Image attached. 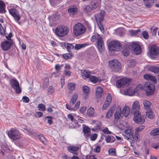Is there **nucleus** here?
Instances as JSON below:
<instances>
[{
  "instance_id": "9d476101",
  "label": "nucleus",
  "mask_w": 159,
  "mask_h": 159,
  "mask_svg": "<svg viewBox=\"0 0 159 159\" xmlns=\"http://www.w3.org/2000/svg\"><path fill=\"white\" fill-rule=\"evenodd\" d=\"M9 13L13 17L15 21L18 22L21 18L19 11L15 8H11L9 10Z\"/></svg>"
},
{
  "instance_id": "412c9836",
  "label": "nucleus",
  "mask_w": 159,
  "mask_h": 159,
  "mask_svg": "<svg viewBox=\"0 0 159 159\" xmlns=\"http://www.w3.org/2000/svg\"><path fill=\"white\" fill-rule=\"evenodd\" d=\"M80 104V102L79 101H77L74 107H72V106H69L68 104L66 105V108L70 111H76L79 107Z\"/></svg>"
},
{
  "instance_id": "c756f323",
  "label": "nucleus",
  "mask_w": 159,
  "mask_h": 159,
  "mask_svg": "<svg viewBox=\"0 0 159 159\" xmlns=\"http://www.w3.org/2000/svg\"><path fill=\"white\" fill-rule=\"evenodd\" d=\"M146 7L150 8L154 3V0H143Z\"/></svg>"
},
{
  "instance_id": "2eb2a0df",
  "label": "nucleus",
  "mask_w": 159,
  "mask_h": 159,
  "mask_svg": "<svg viewBox=\"0 0 159 159\" xmlns=\"http://www.w3.org/2000/svg\"><path fill=\"white\" fill-rule=\"evenodd\" d=\"M131 49L133 52L139 54L141 52V48L140 46L137 43H133L131 46Z\"/></svg>"
},
{
  "instance_id": "f704fd0d",
  "label": "nucleus",
  "mask_w": 159,
  "mask_h": 159,
  "mask_svg": "<svg viewBox=\"0 0 159 159\" xmlns=\"http://www.w3.org/2000/svg\"><path fill=\"white\" fill-rule=\"evenodd\" d=\"M147 116L149 118L153 119L154 117V115L152 111L150 109L148 110L146 112Z\"/></svg>"
},
{
  "instance_id": "9b49d317",
  "label": "nucleus",
  "mask_w": 159,
  "mask_h": 159,
  "mask_svg": "<svg viewBox=\"0 0 159 159\" xmlns=\"http://www.w3.org/2000/svg\"><path fill=\"white\" fill-rule=\"evenodd\" d=\"M140 109V106L139 102L137 101H135L134 102L132 105L131 109V113L133 114H134L135 113L140 112L139 111Z\"/></svg>"
},
{
  "instance_id": "4468645a",
  "label": "nucleus",
  "mask_w": 159,
  "mask_h": 159,
  "mask_svg": "<svg viewBox=\"0 0 159 159\" xmlns=\"http://www.w3.org/2000/svg\"><path fill=\"white\" fill-rule=\"evenodd\" d=\"M97 43L98 45V48L99 51L101 53L104 52L105 48L102 37L101 38V39H100L98 40L97 41Z\"/></svg>"
},
{
  "instance_id": "3c124183",
  "label": "nucleus",
  "mask_w": 159,
  "mask_h": 159,
  "mask_svg": "<svg viewBox=\"0 0 159 159\" xmlns=\"http://www.w3.org/2000/svg\"><path fill=\"white\" fill-rule=\"evenodd\" d=\"M38 138L42 142L45 144V141H46V139L42 135H38Z\"/></svg>"
},
{
  "instance_id": "4be33fe9",
  "label": "nucleus",
  "mask_w": 159,
  "mask_h": 159,
  "mask_svg": "<svg viewBox=\"0 0 159 159\" xmlns=\"http://www.w3.org/2000/svg\"><path fill=\"white\" fill-rule=\"evenodd\" d=\"M67 149L70 152L75 154H76V152L79 149V147L69 146L67 147Z\"/></svg>"
},
{
  "instance_id": "7c9ffc66",
  "label": "nucleus",
  "mask_w": 159,
  "mask_h": 159,
  "mask_svg": "<svg viewBox=\"0 0 159 159\" xmlns=\"http://www.w3.org/2000/svg\"><path fill=\"white\" fill-rule=\"evenodd\" d=\"M102 89L100 87H98L96 91V97L99 98H101L102 94Z\"/></svg>"
},
{
  "instance_id": "6e6d98bb",
  "label": "nucleus",
  "mask_w": 159,
  "mask_h": 159,
  "mask_svg": "<svg viewBox=\"0 0 159 159\" xmlns=\"http://www.w3.org/2000/svg\"><path fill=\"white\" fill-rule=\"evenodd\" d=\"M38 108L39 110L43 111H45L46 110L45 106L43 104H40L38 105Z\"/></svg>"
},
{
  "instance_id": "c03bdc74",
  "label": "nucleus",
  "mask_w": 159,
  "mask_h": 159,
  "mask_svg": "<svg viewBox=\"0 0 159 159\" xmlns=\"http://www.w3.org/2000/svg\"><path fill=\"white\" fill-rule=\"evenodd\" d=\"M62 0H49V2L52 6H54L61 2Z\"/></svg>"
},
{
  "instance_id": "e433bc0d",
  "label": "nucleus",
  "mask_w": 159,
  "mask_h": 159,
  "mask_svg": "<svg viewBox=\"0 0 159 159\" xmlns=\"http://www.w3.org/2000/svg\"><path fill=\"white\" fill-rule=\"evenodd\" d=\"M94 113V109L93 107H90L87 111V114L89 116H93Z\"/></svg>"
},
{
  "instance_id": "052dcab7",
  "label": "nucleus",
  "mask_w": 159,
  "mask_h": 159,
  "mask_svg": "<svg viewBox=\"0 0 159 159\" xmlns=\"http://www.w3.org/2000/svg\"><path fill=\"white\" fill-rule=\"evenodd\" d=\"M83 131L85 134H87L90 131V129L88 127L85 126L84 128Z\"/></svg>"
},
{
  "instance_id": "de8ad7c7",
  "label": "nucleus",
  "mask_w": 159,
  "mask_h": 159,
  "mask_svg": "<svg viewBox=\"0 0 159 159\" xmlns=\"http://www.w3.org/2000/svg\"><path fill=\"white\" fill-rule=\"evenodd\" d=\"M144 128V126L143 125H141L139 127L136 128L135 129V133H139V132L143 130Z\"/></svg>"
},
{
  "instance_id": "c9c22d12",
  "label": "nucleus",
  "mask_w": 159,
  "mask_h": 159,
  "mask_svg": "<svg viewBox=\"0 0 159 159\" xmlns=\"http://www.w3.org/2000/svg\"><path fill=\"white\" fill-rule=\"evenodd\" d=\"M149 70L155 73H157L159 71V67L152 66L149 68Z\"/></svg>"
},
{
  "instance_id": "ea45409f",
  "label": "nucleus",
  "mask_w": 159,
  "mask_h": 159,
  "mask_svg": "<svg viewBox=\"0 0 159 159\" xmlns=\"http://www.w3.org/2000/svg\"><path fill=\"white\" fill-rule=\"evenodd\" d=\"M5 4L2 1H0V12L4 13L5 11Z\"/></svg>"
},
{
  "instance_id": "b1692460",
  "label": "nucleus",
  "mask_w": 159,
  "mask_h": 159,
  "mask_svg": "<svg viewBox=\"0 0 159 159\" xmlns=\"http://www.w3.org/2000/svg\"><path fill=\"white\" fill-rule=\"evenodd\" d=\"M82 90L84 92V95L85 98H86L89 93L90 89L88 87L86 86H84L82 88Z\"/></svg>"
},
{
  "instance_id": "680f3d73",
  "label": "nucleus",
  "mask_w": 159,
  "mask_h": 159,
  "mask_svg": "<svg viewBox=\"0 0 159 159\" xmlns=\"http://www.w3.org/2000/svg\"><path fill=\"white\" fill-rule=\"evenodd\" d=\"M142 35L143 38L145 39H147L148 38V34L147 32L144 31L142 32Z\"/></svg>"
},
{
  "instance_id": "0e129e2a",
  "label": "nucleus",
  "mask_w": 159,
  "mask_h": 159,
  "mask_svg": "<svg viewBox=\"0 0 159 159\" xmlns=\"http://www.w3.org/2000/svg\"><path fill=\"white\" fill-rule=\"evenodd\" d=\"M45 118H48V123L50 125H51L52 124V117L50 116H47Z\"/></svg>"
},
{
  "instance_id": "473e14b6",
  "label": "nucleus",
  "mask_w": 159,
  "mask_h": 159,
  "mask_svg": "<svg viewBox=\"0 0 159 159\" xmlns=\"http://www.w3.org/2000/svg\"><path fill=\"white\" fill-rule=\"evenodd\" d=\"M105 140L107 143H111L115 141V138L113 136L109 135L106 137Z\"/></svg>"
},
{
  "instance_id": "5701e85b",
  "label": "nucleus",
  "mask_w": 159,
  "mask_h": 159,
  "mask_svg": "<svg viewBox=\"0 0 159 159\" xmlns=\"http://www.w3.org/2000/svg\"><path fill=\"white\" fill-rule=\"evenodd\" d=\"M130 109L128 106H125L122 110V114L126 117L128 116L129 114Z\"/></svg>"
},
{
  "instance_id": "ddd939ff",
  "label": "nucleus",
  "mask_w": 159,
  "mask_h": 159,
  "mask_svg": "<svg viewBox=\"0 0 159 159\" xmlns=\"http://www.w3.org/2000/svg\"><path fill=\"white\" fill-rule=\"evenodd\" d=\"M12 44L13 43L12 41H4L1 43L2 48L4 51L7 50L10 48Z\"/></svg>"
},
{
  "instance_id": "f8f14e48",
  "label": "nucleus",
  "mask_w": 159,
  "mask_h": 159,
  "mask_svg": "<svg viewBox=\"0 0 159 159\" xmlns=\"http://www.w3.org/2000/svg\"><path fill=\"white\" fill-rule=\"evenodd\" d=\"M112 101V97L110 93L108 94L106 100L102 106V109L105 110L110 106Z\"/></svg>"
},
{
  "instance_id": "7ed1b4c3",
  "label": "nucleus",
  "mask_w": 159,
  "mask_h": 159,
  "mask_svg": "<svg viewBox=\"0 0 159 159\" xmlns=\"http://www.w3.org/2000/svg\"><path fill=\"white\" fill-rule=\"evenodd\" d=\"M109 66L114 71L117 72L120 71L121 65L120 63L116 59H113L109 62Z\"/></svg>"
},
{
  "instance_id": "393cba45",
  "label": "nucleus",
  "mask_w": 159,
  "mask_h": 159,
  "mask_svg": "<svg viewBox=\"0 0 159 159\" xmlns=\"http://www.w3.org/2000/svg\"><path fill=\"white\" fill-rule=\"evenodd\" d=\"M115 109V107H112L110 108L106 114V118L109 119L111 117Z\"/></svg>"
},
{
  "instance_id": "2f4dec72",
  "label": "nucleus",
  "mask_w": 159,
  "mask_h": 159,
  "mask_svg": "<svg viewBox=\"0 0 159 159\" xmlns=\"http://www.w3.org/2000/svg\"><path fill=\"white\" fill-rule=\"evenodd\" d=\"M89 79L90 81L93 83H96L99 81V78L95 76L91 75L89 76Z\"/></svg>"
},
{
  "instance_id": "cd10ccee",
  "label": "nucleus",
  "mask_w": 159,
  "mask_h": 159,
  "mask_svg": "<svg viewBox=\"0 0 159 159\" xmlns=\"http://www.w3.org/2000/svg\"><path fill=\"white\" fill-rule=\"evenodd\" d=\"M90 72L86 70H84L82 73V76L84 79H86V78H89L91 76Z\"/></svg>"
},
{
  "instance_id": "338daca9",
  "label": "nucleus",
  "mask_w": 159,
  "mask_h": 159,
  "mask_svg": "<svg viewBox=\"0 0 159 159\" xmlns=\"http://www.w3.org/2000/svg\"><path fill=\"white\" fill-rule=\"evenodd\" d=\"M97 137V134H92L90 136V139L92 141H94L96 139Z\"/></svg>"
},
{
  "instance_id": "864d4df0",
  "label": "nucleus",
  "mask_w": 159,
  "mask_h": 159,
  "mask_svg": "<svg viewBox=\"0 0 159 159\" xmlns=\"http://www.w3.org/2000/svg\"><path fill=\"white\" fill-rule=\"evenodd\" d=\"M135 140L137 142H139L140 140V135L139 133H135Z\"/></svg>"
},
{
  "instance_id": "a211bd4d",
  "label": "nucleus",
  "mask_w": 159,
  "mask_h": 159,
  "mask_svg": "<svg viewBox=\"0 0 159 159\" xmlns=\"http://www.w3.org/2000/svg\"><path fill=\"white\" fill-rule=\"evenodd\" d=\"M78 11V8L75 6L69 7L68 9V11L70 15H73L76 14Z\"/></svg>"
},
{
  "instance_id": "49530a36",
  "label": "nucleus",
  "mask_w": 159,
  "mask_h": 159,
  "mask_svg": "<svg viewBox=\"0 0 159 159\" xmlns=\"http://www.w3.org/2000/svg\"><path fill=\"white\" fill-rule=\"evenodd\" d=\"M49 80L48 78H46L45 79L43 86V89H44L47 88L49 84Z\"/></svg>"
},
{
  "instance_id": "6ab92c4d",
  "label": "nucleus",
  "mask_w": 159,
  "mask_h": 159,
  "mask_svg": "<svg viewBox=\"0 0 159 159\" xmlns=\"http://www.w3.org/2000/svg\"><path fill=\"white\" fill-rule=\"evenodd\" d=\"M121 107L120 106H118L116 108L115 113L114 114L115 119L116 120L122 117L121 114Z\"/></svg>"
},
{
  "instance_id": "a878e982",
  "label": "nucleus",
  "mask_w": 159,
  "mask_h": 159,
  "mask_svg": "<svg viewBox=\"0 0 159 159\" xmlns=\"http://www.w3.org/2000/svg\"><path fill=\"white\" fill-rule=\"evenodd\" d=\"M102 36L97 33H95L94 35L92 36L91 40L92 41L94 42L96 40V41H98L100 39H101Z\"/></svg>"
},
{
  "instance_id": "13d9d810",
  "label": "nucleus",
  "mask_w": 159,
  "mask_h": 159,
  "mask_svg": "<svg viewBox=\"0 0 159 159\" xmlns=\"http://www.w3.org/2000/svg\"><path fill=\"white\" fill-rule=\"evenodd\" d=\"M63 66V65H59L58 64H57L55 66V70L57 72H58L60 71Z\"/></svg>"
},
{
  "instance_id": "f03ea898",
  "label": "nucleus",
  "mask_w": 159,
  "mask_h": 159,
  "mask_svg": "<svg viewBox=\"0 0 159 159\" xmlns=\"http://www.w3.org/2000/svg\"><path fill=\"white\" fill-rule=\"evenodd\" d=\"M69 31V28L65 26H58L55 30V33L59 37L66 35Z\"/></svg>"
},
{
  "instance_id": "09e8293b",
  "label": "nucleus",
  "mask_w": 159,
  "mask_h": 159,
  "mask_svg": "<svg viewBox=\"0 0 159 159\" xmlns=\"http://www.w3.org/2000/svg\"><path fill=\"white\" fill-rule=\"evenodd\" d=\"M89 6L90 7H91L92 9L93 10L97 8L98 6L97 3L93 2H92Z\"/></svg>"
},
{
  "instance_id": "774afa93",
  "label": "nucleus",
  "mask_w": 159,
  "mask_h": 159,
  "mask_svg": "<svg viewBox=\"0 0 159 159\" xmlns=\"http://www.w3.org/2000/svg\"><path fill=\"white\" fill-rule=\"evenodd\" d=\"M22 101L28 103L29 102L30 100L28 97L26 96H24L22 98Z\"/></svg>"
},
{
  "instance_id": "dca6fc26",
  "label": "nucleus",
  "mask_w": 159,
  "mask_h": 159,
  "mask_svg": "<svg viewBox=\"0 0 159 159\" xmlns=\"http://www.w3.org/2000/svg\"><path fill=\"white\" fill-rule=\"evenodd\" d=\"M104 15L105 11L102 10L100 11L99 14H96L95 17L97 23L101 22L104 20Z\"/></svg>"
},
{
  "instance_id": "0eeeda50",
  "label": "nucleus",
  "mask_w": 159,
  "mask_h": 159,
  "mask_svg": "<svg viewBox=\"0 0 159 159\" xmlns=\"http://www.w3.org/2000/svg\"><path fill=\"white\" fill-rule=\"evenodd\" d=\"M144 89L147 95L149 96L153 93L155 90V86L153 83L146 82Z\"/></svg>"
},
{
  "instance_id": "c85d7f7f",
  "label": "nucleus",
  "mask_w": 159,
  "mask_h": 159,
  "mask_svg": "<svg viewBox=\"0 0 159 159\" xmlns=\"http://www.w3.org/2000/svg\"><path fill=\"white\" fill-rule=\"evenodd\" d=\"M64 45L68 52H71V50L74 48V46L72 44L65 42L64 43Z\"/></svg>"
},
{
  "instance_id": "a19ab883",
  "label": "nucleus",
  "mask_w": 159,
  "mask_h": 159,
  "mask_svg": "<svg viewBox=\"0 0 159 159\" xmlns=\"http://www.w3.org/2000/svg\"><path fill=\"white\" fill-rule=\"evenodd\" d=\"M150 134L152 135H159V128L155 129L152 130L150 132Z\"/></svg>"
},
{
  "instance_id": "5fc2aeb1",
  "label": "nucleus",
  "mask_w": 159,
  "mask_h": 159,
  "mask_svg": "<svg viewBox=\"0 0 159 159\" xmlns=\"http://www.w3.org/2000/svg\"><path fill=\"white\" fill-rule=\"evenodd\" d=\"M109 153L111 155H116L115 149L111 148L108 150Z\"/></svg>"
},
{
  "instance_id": "20e7f679",
  "label": "nucleus",
  "mask_w": 159,
  "mask_h": 159,
  "mask_svg": "<svg viewBox=\"0 0 159 159\" xmlns=\"http://www.w3.org/2000/svg\"><path fill=\"white\" fill-rule=\"evenodd\" d=\"M108 48L111 51H119L120 50L121 45L117 41H112L108 43Z\"/></svg>"
},
{
  "instance_id": "e2e57ef3",
  "label": "nucleus",
  "mask_w": 159,
  "mask_h": 159,
  "mask_svg": "<svg viewBox=\"0 0 159 159\" xmlns=\"http://www.w3.org/2000/svg\"><path fill=\"white\" fill-rule=\"evenodd\" d=\"M0 34L1 35H5V31L2 25L0 24Z\"/></svg>"
},
{
  "instance_id": "a18cd8bd",
  "label": "nucleus",
  "mask_w": 159,
  "mask_h": 159,
  "mask_svg": "<svg viewBox=\"0 0 159 159\" xmlns=\"http://www.w3.org/2000/svg\"><path fill=\"white\" fill-rule=\"evenodd\" d=\"M136 64V61L133 59L129 60L128 61V65L129 67H133Z\"/></svg>"
},
{
  "instance_id": "f257e3e1",
  "label": "nucleus",
  "mask_w": 159,
  "mask_h": 159,
  "mask_svg": "<svg viewBox=\"0 0 159 159\" xmlns=\"http://www.w3.org/2000/svg\"><path fill=\"white\" fill-rule=\"evenodd\" d=\"M86 30L85 27L81 23L76 24L73 27V34L75 36H78L84 33Z\"/></svg>"
},
{
  "instance_id": "bf43d9fd",
  "label": "nucleus",
  "mask_w": 159,
  "mask_h": 159,
  "mask_svg": "<svg viewBox=\"0 0 159 159\" xmlns=\"http://www.w3.org/2000/svg\"><path fill=\"white\" fill-rule=\"evenodd\" d=\"M62 56L65 59H67L71 58V55L70 53H66L63 54Z\"/></svg>"
},
{
  "instance_id": "6e6552de",
  "label": "nucleus",
  "mask_w": 159,
  "mask_h": 159,
  "mask_svg": "<svg viewBox=\"0 0 159 159\" xmlns=\"http://www.w3.org/2000/svg\"><path fill=\"white\" fill-rule=\"evenodd\" d=\"M8 135L10 138L14 140L18 139L20 138L19 131L14 129H11L8 131Z\"/></svg>"
},
{
  "instance_id": "58836bf2",
  "label": "nucleus",
  "mask_w": 159,
  "mask_h": 159,
  "mask_svg": "<svg viewBox=\"0 0 159 159\" xmlns=\"http://www.w3.org/2000/svg\"><path fill=\"white\" fill-rule=\"evenodd\" d=\"M88 44L87 43H83L82 44H76L75 47V49L76 50H79L82 48L85 47Z\"/></svg>"
},
{
  "instance_id": "37998d69",
  "label": "nucleus",
  "mask_w": 159,
  "mask_h": 159,
  "mask_svg": "<svg viewBox=\"0 0 159 159\" xmlns=\"http://www.w3.org/2000/svg\"><path fill=\"white\" fill-rule=\"evenodd\" d=\"M140 32V30H130L129 31V34L131 36H134L137 34L139 32Z\"/></svg>"
},
{
  "instance_id": "aec40b11",
  "label": "nucleus",
  "mask_w": 159,
  "mask_h": 159,
  "mask_svg": "<svg viewBox=\"0 0 159 159\" xmlns=\"http://www.w3.org/2000/svg\"><path fill=\"white\" fill-rule=\"evenodd\" d=\"M123 135L125 137L126 139L133 138V134L130 129H128L125 130L123 134Z\"/></svg>"
},
{
  "instance_id": "4d7b16f0",
  "label": "nucleus",
  "mask_w": 159,
  "mask_h": 159,
  "mask_svg": "<svg viewBox=\"0 0 159 159\" xmlns=\"http://www.w3.org/2000/svg\"><path fill=\"white\" fill-rule=\"evenodd\" d=\"M48 94L52 95L54 92V89L52 86H50L48 89Z\"/></svg>"
},
{
  "instance_id": "39448f33",
  "label": "nucleus",
  "mask_w": 159,
  "mask_h": 159,
  "mask_svg": "<svg viewBox=\"0 0 159 159\" xmlns=\"http://www.w3.org/2000/svg\"><path fill=\"white\" fill-rule=\"evenodd\" d=\"M131 81V79L125 77L122 78L116 81V86L118 88L124 87L129 85Z\"/></svg>"
},
{
  "instance_id": "4c0bfd02",
  "label": "nucleus",
  "mask_w": 159,
  "mask_h": 159,
  "mask_svg": "<svg viewBox=\"0 0 159 159\" xmlns=\"http://www.w3.org/2000/svg\"><path fill=\"white\" fill-rule=\"evenodd\" d=\"M124 94L125 95L132 96L134 94L133 89H127L125 90L124 92Z\"/></svg>"
},
{
  "instance_id": "bb28decb",
  "label": "nucleus",
  "mask_w": 159,
  "mask_h": 159,
  "mask_svg": "<svg viewBox=\"0 0 159 159\" xmlns=\"http://www.w3.org/2000/svg\"><path fill=\"white\" fill-rule=\"evenodd\" d=\"M122 53L124 56H127L129 54V48L127 46H125L123 47L122 51Z\"/></svg>"
},
{
  "instance_id": "1a4fd4ad",
  "label": "nucleus",
  "mask_w": 159,
  "mask_h": 159,
  "mask_svg": "<svg viewBox=\"0 0 159 159\" xmlns=\"http://www.w3.org/2000/svg\"><path fill=\"white\" fill-rule=\"evenodd\" d=\"M10 83L16 93H19L21 92V89L20 88L19 83L16 79H11L10 81Z\"/></svg>"
},
{
  "instance_id": "8fccbe9b",
  "label": "nucleus",
  "mask_w": 159,
  "mask_h": 159,
  "mask_svg": "<svg viewBox=\"0 0 159 159\" xmlns=\"http://www.w3.org/2000/svg\"><path fill=\"white\" fill-rule=\"evenodd\" d=\"M92 10H93L90 7L89 5L86 6L84 9V11L86 13H89L91 12Z\"/></svg>"
},
{
  "instance_id": "603ef678",
  "label": "nucleus",
  "mask_w": 159,
  "mask_h": 159,
  "mask_svg": "<svg viewBox=\"0 0 159 159\" xmlns=\"http://www.w3.org/2000/svg\"><path fill=\"white\" fill-rule=\"evenodd\" d=\"M97 23L102 33H103L104 32V29L102 24L101 22H98Z\"/></svg>"
},
{
  "instance_id": "f3484780",
  "label": "nucleus",
  "mask_w": 159,
  "mask_h": 159,
  "mask_svg": "<svg viewBox=\"0 0 159 159\" xmlns=\"http://www.w3.org/2000/svg\"><path fill=\"white\" fill-rule=\"evenodd\" d=\"M158 48L155 46H152L150 48V54L151 57L157 55L158 53Z\"/></svg>"
},
{
  "instance_id": "72a5a7b5",
  "label": "nucleus",
  "mask_w": 159,
  "mask_h": 159,
  "mask_svg": "<svg viewBox=\"0 0 159 159\" xmlns=\"http://www.w3.org/2000/svg\"><path fill=\"white\" fill-rule=\"evenodd\" d=\"M143 104L145 109L147 110L149 109L151 103L149 101L146 100H144L143 101Z\"/></svg>"
},
{
  "instance_id": "79ce46f5",
  "label": "nucleus",
  "mask_w": 159,
  "mask_h": 159,
  "mask_svg": "<svg viewBox=\"0 0 159 159\" xmlns=\"http://www.w3.org/2000/svg\"><path fill=\"white\" fill-rule=\"evenodd\" d=\"M68 88L69 90L71 92L73 91L75 88V84L74 83H70L68 84Z\"/></svg>"
},
{
  "instance_id": "423d86ee",
  "label": "nucleus",
  "mask_w": 159,
  "mask_h": 159,
  "mask_svg": "<svg viewBox=\"0 0 159 159\" xmlns=\"http://www.w3.org/2000/svg\"><path fill=\"white\" fill-rule=\"evenodd\" d=\"M134 115L133 120L137 124H143L145 121L146 116L144 115H141L140 112L133 114Z\"/></svg>"
},
{
  "instance_id": "69168bd1",
  "label": "nucleus",
  "mask_w": 159,
  "mask_h": 159,
  "mask_svg": "<svg viewBox=\"0 0 159 159\" xmlns=\"http://www.w3.org/2000/svg\"><path fill=\"white\" fill-rule=\"evenodd\" d=\"M95 146V148L94 149V152H99L100 151V147L99 145H96Z\"/></svg>"
}]
</instances>
